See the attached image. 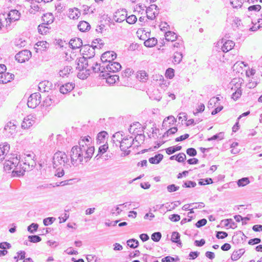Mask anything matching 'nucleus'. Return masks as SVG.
<instances>
[{"mask_svg":"<svg viewBox=\"0 0 262 262\" xmlns=\"http://www.w3.org/2000/svg\"><path fill=\"white\" fill-rule=\"evenodd\" d=\"M94 150V147H91L86 151H83L78 145L73 146L70 151L71 163L74 165L78 162L81 163L83 159L88 161L92 157Z\"/></svg>","mask_w":262,"mask_h":262,"instance_id":"nucleus-1","label":"nucleus"},{"mask_svg":"<svg viewBox=\"0 0 262 262\" xmlns=\"http://www.w3.org/2000/svg\"><path fill=\"white\" fill-rule=\"evenodd\" d=\"M53 165L54 168L62 165L68 168L70 166V161L65 152L59 151L54 154L53 158Z\"/></svg>","mask_w":262,"mask_h":262,"instance_id":"nucleus-2","label":"nucleus"},{"mask_svg":"<svg viewBox=\"0 0 262 262\" xmlns=\"http://www.w3.org/2000/svg\"><path fill=\"white\" fill-rule=\"evenodd\" d=\"M8 160L10 163H12V169L13 172L16 173L18 176L23 174L24 171L21 170H18V169L22 168L23 165L20 161V157L19 155L17 154H11L8 156Z\"/></svg>","mask_w":262,"mask_h":262,"instance_id":"nucleus-3","label":"nucleus"},{"mask_svg":"<svg viewBox=\"0 0 262 262\" xmlns=\"http://www.w3.org/2000/svg\"><path fill=\"white\" fill-rule=\"evenodd\" d=\"M24 162H23L22 169L24 171L32 170L36 165L35 158V155L32 152H29L25 154Z\"/></svg>","mask_w":262,"mask_h":262,"instance_id":"nucleus-4","label":"nucleus"},{"mask_svg":"<svg viewBox=\"0 0 262 262\" xmlns=\"http://www.w3.org/2000/svg\"><path fill=\"white\" fill-rule=\"evenodd\" d=\"M41 95L39 93L32 94L28 98L27 105L29 107L34 108L41 102Z\"/></svg>","mask_w":262,"mask_h":262,"instance_id":"nucleus-5","label":"nucleus"},{"mask_svg":"<svg viewBox=\"0 0 262 262\" xmlns=\"http://www.w3.org/2000/svg\"><path fill=\"white\" fill-rule=\"evenodd\" d=\"M92 141V138L89 136L82 137L79 140L78 147L83 150V151H86L91 147H94L91 145Z\"/></svg>","mask_w":262,"mask_h":262,"instance_id":"nucleus-6","label":"nucleus"},{"mask_svg":"<svg viewBox=\"0 0 262 262\" xmlns=\"http://www.w3.org/2000/svg\"><path fill=\"white\" fill-rule=\"evenodd\" d=\"M31 56L32 53L29 50H24L17 53L15 56V58L18 62L23 63L28 61Z\"/></svg>","mask_w":262,"mask_h":262,"instance_id":"nucleus-7","label":"nucleus"},{"mask_svg":"<svg viewBox=\"0 0 262 262\" xmlns=\"http://www.w3.org/2000/svg\"><path fill=\"white\" fill-rule=\"evenodd\" d=\"M121 69V64L118 62L113 61L108 62V64L103 67V71L105 72L116 73L118 72Z\"/></svg>","mask_w":262,"mask_h":262,"instance_id":"nucleus-8","label":"nucleus"},{"mask_svg":"<svg viewBox=\"0 0 262 262\" xmlns=\"http://www.w3.org/2000/svg\"><path fill=\"white\" fill-rule=\"evenodd\" d=\"M92 58V56H90L88 57V59H91ZM75 62L76 64L77 65L76 69L79 71H82L84 69H86V68L89 66L88 58L84 56L81 57L76 59Z\"/></svg>","mask_w":262,"mask_h":262,"instance_id":"nucleus-9","label":"nucleus"},{"mask_svg":"<svg viewBox=\"0 0 262 262\" xmlns=\"http://www.w3.org/2000/svg\"><path fill=\"white\" fill-rule=\"evenodd\" d=\"M111 73L105 72L102 70L100 76L105 79L107 83L112 84L118 80L119 77L117 75H111Z\"/></svg>","mask_w":262,"mask_h":262,"instance_id":"nucleus-10","label":"nucleus"},{"mask_svg":"<svg viewBox=\"0 0 262 262\" xmlns=\"http://www.w3.org/2000/svg\"><path fill=\"white\" fill-rule=\"evenodd\" d=\"M135 140L132 139V137L123 138L120 142V149L122 151H126V149L129 148L134 143Z\"/></svg>","mask_w":262,"mask_h":262,"instance_id":"nucleus-11","label":"nucleus"},{"mask_svg":"<svg viewBox=\"0 0 262 262\" xmlns=\"http://www.w3.org/2000/svg\"><path fill=\"white\" fill-rule=\"evenodd\" d=\"M217 44L222 45V50L223 52L226 53L230 51L235 46V43L232 40H226L224 41V39H222L221 41H219Z\"/></svg>","mask_w":262,"mask_h":262,"instance_id":"nucleus-12","label":"nucleus"},{"mask_svg":"<svg viewBox=\"0 0 262 262\" xmlns=\"http://www.w3.org/2000/svg\"><path fill=\"white\" fill-rule=\"evenodd\" d=\"M117 54L114 51H107L102 54L101 60L103 63L110 62L116 59Z\"/></svg>","mask_w":262,"mask_h":262,"instance_id":"nucleus-13","label":"nucleus"},{"mask_svg":"<svg viewBox=\"0 0 262 262\" xmlns=\"http://www.w3.org/2000/svg\"><path fill=\"white\" fill-rule=\"evenodd\" d=\"M16 125L14 122L9 121L5 126L4 130L7 136L10 137L16 133Z\"/></svg>","mask_w":262,"mask_h":262,"instance_id":"nucleus-14","label":"nucleus"},{"mask_svg":"<svg viewBox=\"0 0 262 262\" xmlns=\"http://www.w3.org/2000/svg\"><path fill=\"white\" fill-rule=\"evenodd\" d=\"M127 12L124 9L118 10L114 14V19L115 21L121 23L125 20Z\"/></svg>","mask_w":262,"mask_h":262,"instance_id":"nucleus-15","label":"nucleus"},{"mask_svg":"<svg viewBox=\"0 0 262 262\" xmlns=\"http://www.w3.org/2000/svg\"><path fill=\"white\" fill-rule=\"evenodd\" d=\"M33 118V116L31 115L25 118L21 124L22 128L26 129L32 126L35 123V120Z\"/></svg>","mask_w":262,"mask_h":262,"instance_id":"nucleus-16","label":"nucleus"},{"mask_svg":"<svg viewBox=\"0 0 262 262\" xmlns=\"http://www.w3.org/2000/svg\"><path fill=\"white\" fill-rule=\"evenodd\" d=\"M52 87V83L47 80H45L40 82L38 84V88L40 92H48Z\"/></svg>","mask_w":262,"mask_h":262,"instance_id":"nucleus-17","label":"nucleus"},{"mask_svg":"<svg viewBox=\"0 0 262 262\" xmlns=\"http://www.w3.org/2000/svg\"><path fill=\"white\" fill-rule=\"evenodd\" d=\"M14 75L10 73H3L0 76V83L6 84L14 79Z\"/></svg>","mask_w":262,"mask_h":262,"instance_id":"nucleus-18","label":"nucleus"},{"mask_svg":"<svg viewBox=\"0 0 262 262\" xmlns=\"http://www.w3.org/2000/svg\"><path fill=\"white\" fill-rule=\"evenodd\" d=\"M9 150L10 145L8 144L5 143L2 146L0 145V163L5 159Z\"/></svg>","mask_w":262,"mask_h":262,"instance_id":"nucleus-19","label":"nucleus"},{"mask_svg":"<svg viewBox=\"0 0 262 262\" xmlns=\"http://www.w3.org/2000/svg\"><path fill=\"white\" fill-rule=\"evenodd\" d=\"M69 44L72 49H77L82 47V41L79 38H74L70 40Z\"/></svg>","mask_w":262,"mask_h":262,"instance_id":"nucleus-20","label":"nucleus"},{"mask_svg":"<svg viewBox=\"0 0 262 262\" xmlns=\"http://www.w3.org/2000/svg\"><path fill=\"white\" fill-rule=\"evenodd\" d=\"M75 87V84L74 83H67L60 87L59 90L61 93L67 94L72 90Z\"/></svg>","mask_w":262,"mask_h":262,"instance_id":"nucleus-21","label":"nucleus"},{"mask_svg":"<svg viewBox=\"0 0 262 262\" xmlns=\"http://www.w3.org/2000/svg\"><path fill=\"white\" fill-rule=\"evenodd\" d=\"M20 13L16 10H11L8 14V18L10 21H15L19 19Z\"/></svg>","mask_w":262,"mask_h":262,"instance_id":"nucleus-22","label":"nucleus"},{"mask_svg":"<svg viewBox=\"0 0 262 262\" xmlns=\"http://www.w3.org/2000/svg\"><path fill=\"white\" fill-rule=\"evenodd\" d=\"M54 19V16L51 13L44 14L42 16V19L43 21V23L48 25L53 23Z\"/></svg>","mask_w":262,"mask_h":262,"instance_id":"nucleus-23","label":"nucleus"},{"mask_svg":"<svg viewBox=\"0 0 262 262\" xmlns=\"http://www.w3.org/2000/svg\"><path fill=\"white\" fill-rule=\"evenodd\" d=\"M183 51H175L173 56V62L176 64H179L181 62L183 58Z\"/></svg>","mask_w":262,"mask_h":262,"instance_id":"nucleus-24","label":"nucleus"},{"mask_svg":"<svg viewBox=\"0 0 262 262\" xmlns=\"http://www.w3.org/2000/svg\"><path fill=\"white\" fill-rule=\"evenodd\" d=\"M78 28L81 32H86L91 28L90 25L85 21H81L78 25Z\"/></svg>","mask_w":262,"mask_h":262,"instance_id":"nucleus-25","label":"nucleus"},{"mask_svg":"<svg viewBox=\"0 0 262 262\" xmlns=\"http://www.w3.org/2000/svg\"><path fill=\"white\" fill-rule=\"evenodd\" d=\"M80 10L76 8L70 9L69 17L71 19H77L80 15Z\"/></svg>","mask_w":262,"mask_h":262,"instance_id":"nucleus-26","label":"nucleus"},{"mask_svg":"<svg viewBox=\"0 0 262 262\" xmlns=\"http://www.w3.org/2000/svg\"><path fill=\"white\" fill-rule=\"evenodd\" d=\"M245 253L244 249H240L237 251H234L231 256V258L232 260L235 261L238 260Z\"/></svg>","mask_w":262,"mask_h":262,"instance_id":"nucleus-27","label":"nucleus"},{"mask_svg":"<svg viewBox=\"0 0 262 262\" xmlns=\"http://www.w3.org/2000/svg\"><path fill=\"white\" fill-rule=\"evenodd\" d=\"M102 46H103V43L102 42L101 39H96L94 40H93L92 41V46H91V47H92L91 51H92V54L91 55L92 56H93L94 55V50L95 48H101Z\"/></svg>","mask_w":262,"mask_h":262,"instance_id":"nucleus-28","label":"nucleus"},{"mask_svg":"<svg viewBox=\"0 0 262 262\" xmlns=\"http://www.w3.org/2000/svg\"><path fill=\"white\" fill-rule=\"evenodd\" d=\"M48 25L41 24L38 26V32L39 34L44 35L47 34L49 32L50 28L48 27Z\"/></svg>","mask_w":262,"mask_h":262,"instance_id":"nucleus-29","label":"nucleus"},{"mask_svg":"<svg viewBox=\"0 0 262 262\" xmlns=\"http://www.w3.org/2000/svg\"><path fill=\"white\" fill-rule=\"evenodd\" d=\"M163 158V155L158 154L156 155L154 157H151L149 159V162L151 164H157L159 163Z\"/></svg>","mask_w":262,"mask_h":262,"instance_id":"nucleus-30","label":"nucleus"},{"mask_svg":"<svg viewBox=\"0 0 262 262\" xmlns=\"http://www.w3.org/2000/svg\"><path fill=\"white\" fill-rule=\"evenodd\" d=\"M146 13L147 18L151 20L154 19L159 14V12L149 9V6L147 8Z\"/></svg>","mask_w":262,"mask_h":262,"instance_id":"nucleus-31","label":"nucleus"},{"mask_svg":"<svg viewBox=\"0 0 262 262\" xmlns=\"http://www.w3.org/2000/svg\"><path fill=\"white\" fill-rule=\"evenodd\" d=\"M180 235L178 232H173L171 240L172 242L177 243L179 247H182V243L180 239Z\"/></svg>","mask_w":262,"mask_h":262,"instance_id":"nucleus-32","label":"nucleus"},{"mask_svg":"<svg viewBox=\"0 0 262 262\" xmlns=\"http://www.w3.org/2000/svg\"><path fill=\"white\" fill-rule=\"evenodd\" d=\"M73 68L71 66H66L63 69L60 70L59 74L60 76L64 77V76H68V75L72 72Z\"/></svg>","mask_w":262,"mask_h":262,"instance_id":"nucleus-33","label":"nucleus"},{"mask_svg":"<svg viewBox=\"0 0 262 262\" xmlns=\"http://www.w3.org/2000/svg\"><path fill=\"white\" fill-rule=\"evenodd\" d=\"M108 147L107 144H103V145L100 146L98 149V153L95 157V158L99 159L100 158H101L102 155L106 151Z\"/></svg>","mask_w":262,"mask_h":262,"instance_id":"nucleus-34","label":"nucleus"},{"mask_svg":"<svg viewBox=\"0 0 262 262\" xmlns=\"http://www.w3.org/2000/svg\"><path fill=\"white\" fill-rule=\"evenodd\" d=\"M165 36L167 40L170 41L171 42L175 41L177 38V34L171 31L166 32Z\"/></svg>","mask_w":262,"mask_h":262,"instance_id":"nucleus-35","label":"nucleus"},{"mask_svg":"<svg viewBox=\"0 0 262 262\" xmlns=\"http://www.w3.org/2000/svg\"><path fill=\"white\" fill-rule=\"evenodd\" d=\"M157 43V39L155 37L149 38L146 40L144 44L147 47H152Z\"/></svg>","mask_w":262,"mask_h":262,"instance_id":"nucleus-36","label":"nucleus"},{"mask_svg":"<svg viewBox=\"0 0 262 262\" xmlns=\"http://www.w3.org/2000/svg\"><path fill=\"white\" fill-rule=\"evenodd\" d=\"M42 11V8H40L38 5H37L34 3H31V9L29 10V12L31 14H35L37 12H40Z\"/></svg>","mask_w":262,"mask_h":262,"instance_id":"nucleus-37","label":"nucleus"},{"mask_svg":"<svg viewBox=\"0 0 262 262\" xmlns=\"http://www.w3.org/2000/svg\"><path fill=\"white\" fill-rule=\"evenodd\" d=\"M107 135L108 134L105 131L100 132L97 136V142L99 143L103 142Z\"/></svg>","mask_w":262,"mask_h":262,"instance_id":"nucleus-38","label":"nucleus"},{"mask_svg":"<svg viewBox=\"0 0 262 262\" xmlns=\"http://www.w3.org/2000/svg\"><path fill=\"white\" fill-rule=\"evenodd\" d=\"M168 121H169V124L170 125H172L174 124V123L176 121V118L172 116H170L166 118H165L162 123V127H164L167 125V122Z\"/></svg>","mask_w":262,"mask_h":262,"instance_id":"nucleus-39","label":"nucleus"},{"mask_svg":"<svg viewBox=\"0 0 262 262\" xmlns=\"http://www.w3.org/2000/svg\"><path fill=\"white\" fill-rule=\"evenodd\" d=\"M172 46L175 49H177L176 51H183L184 49V46L182 40H179L172 43Z\"/></svg>","mask_w":262,"mask_h":262,"instance_id":"nucleus-40","label":"nucleus"},{"mask_svg":"<svg viewBox=\"0 0 262 262\" xmlns=\"http://www.w3.org/2000/svg\"><path fill=\"white\" fill-rule=\"evenodd\" d=\"M127 244L129 247L135 249L139 246V242L135 238H132L127 241Z\"/></svg>","mask_w":262,"mask_h":262,"instance_id":"nucleus-41","label":"nucleus"},{"mask_svg":"<svg viewBox=\"0 0 262 262\" xmlns=\"http://www.w3.org/2000/svg\"><path fill=\"white\" fill-rule=\"evenodd\" d=\"M224 138V133L223 132H220L219 134L213 135L212 137L208 138L207 140L209 141L212 140H221Z\"/></svg>","mask_w":262,"mask_h":262,"instance_id":"nucleus-42","label":"nucleus"},{"mask_svg":"<svg viewBox=\"0 0 262 262\" xmlns=\"http://www.w3.org/2000/svg\"><path fill=\"white\" fill-rule=\"evenodd\" d=\"M138 78L141 81H145L147 79L148 75L145 71H140L138 72Z\"/></svg>","mask_w":262,"mask_h":262,"instance_id":"nucleus-43","label":"nucleus"},{"mask_svg":"<svg viewBox=\"0 0 262 262\" xmlns=\"http://www.w3.org/2000/svg\"><path fill=\"white\" fill-rule=\"evenodd\" d=\"M250 183V181L248 178H243L238 180L237 184L238 187H243Z\"/></svg>","mask_w":262,"mask_h":262,"instance_id":"nucleus-44","label":"nucleus"},{"mask_svg":"<svg viewBox=\"0 0 262 262\" xmlns=\"http://www.w3.org/2000/svg\"><path fill=\"white\" fill-rule=\"evenodd\" d=\"M104 66H101L100 64L98 63L97 62L94 63L92 66V69L95 73H98L99 71H102Z\"/></svg>","mask_w":262,"mask_h":262,"instance_id":"nucleus-45","label":"nucleus"},{"mask_svg":"<svg viewBox=\"0 0 262 262\" xmlns=\"http://www.w3.org/2000/svg\"><path fill=\"white\" fill-rule=\"evenodd\" d=\"M230 2L232 7L236 8L242 6L244 0H230Z\"/></svg>","mask_w":262,"mask_h":262,"instance_id":"nucleus-46","label":"nucleus"},{"mask_svg":"<svg viewBox=\"0 0 262 262\" xmlns=\"http://www.w3.org/2000/svg\"><path fill=\"white\" fill-rule=\"evenodd\" d=\"M29 241L31 243H36L40 242L41 238L38 235H29L28 236Z\"/></svg>","mask_w":262,"mask_h":262,"instance_id":"nucleus-47","label":"nucleus"},{"mask_svg":"<svg viewBox=\"0 0 262 262\" xmlns=\"http://www.w3.org/2000/svg\"><path fill=\"white\" fill-rule=\"evenodd\" d=\"M161 233L160 232H156L151 234V238L153 241L158 242L161 239Z\"/></svg>","mask_w":262,"mask_h":262,"instance_id":"nucleus-48","label":"nucleus"},{"mask_svg":"<svg viewBox=\"0 0 262 262\" xmlns=\"http://www.w3.org/2000/svg\"><path fill=\"white\" fill-rule=\"evenodd\" d=\"M178 131V128L176 127H173L167 130L163 135L162 137L165 138L168 137L170 135H173Z\"/></svg>","mask_w":262,"mask_h":262,"instance_id":"nucleus-49","label":"nucleus"},{"mask_svg":"<svg viewBox=\"0 0 262 262\" xmlns=\"http://www.w3.org/2000/svg\"><path fill=\"white\" fill-rule=\"evenodd\" d=\"M90 72L91 70L89 69L86 70L85 71V73L81 72V71H80V72L78 73L77 76L81 79H85L88 77V75H90Z\"/></svg>","mask_w":262,"mask_h":262,"instance_id":"nucleus-50","label":"nucleus"},{"mask_svg":"<svg viewBox=\"0 0 262 262\" xmlns=\"http://www.w3.org/2000/svg\"><path fill=\"white\" fill-rule=\"evenodd\" d=\"M212 183H213V180L211 178L202 179L199 182L200 185H205Z\"/></svg>","mask_w":262,"mask_h":262,"instance_id":"nucleus-51","label":"nucleus"},{"mask_svg":"<svg viewBox=\"0 0 262 262\" xmlns=\"http://www.w3.org/2000/svg\"><path fill=\"white\" fill-rule=\"evenodd\" d=\"M196 185V184L195 182L187 181L184 182L183 184L182 185V187L185 188H193L195 187Z\"/></svg>","mask_w":262,"mask_h":262,"instance_id":"nucleus-52","label":"nucleus"},{"mask_svg":"<svg viewBox=\"0 0 262 262\" xmlns=\"http://www.w3.org/2000/svg\"><path fill=\"white\" fill-rule=\"evenodd\" d=\"M38 228V225L37 223H32L28 227V231L31 233H33Z\"/></svg>","mask_w":262,"mask_h":262,"instance_id":"nucleus-53","label":"nucleus"},{"mask_svg":"<svg viewBox=\"0 0 262 262\" xmlns=\"http://www.w3.org/2000/svg\"><path fill=\"white\" fill-rule=\"evenodd\" d=\"M125 20H126V22L127 23L129 24H134L137 21V18L136 15H131L128 17L126 16V18L125 19Z\"/></svg>","mask_w":262,"mask_h":262,"instance_id":"nucleus-54","label":"nucleus"},{"mask_svg":"<svg viewBox=\"0 0 262 262\" xmlns=\"http://www.w3.org/2000/svg\"><path fill=\"white\" fill-rule=\"evenodd\" d=\"M186 157L185 154L183 152H181L176 155V158H175V160L179 162H182L186 160Z\"/></svg>","mask_w":262,"mask_h":262,"instance_id":"nucleus-55","label":"nucleus"},{"mask_svg":"<svg viewBox=\"0 0 262 262\" xmlns=\"http://www.w3.org/2000/svg\"><path fill=\"white\" fill-rule=\"evenodd\" d=\"M242 95V90L241 88H238L237 90L234 92L232 95V98L234 100H236L238 99Z\"/></svg>","mask_w":262,"mask_h":262,"instance_id":"nucleus-56","label":"nucleus"},{"mask_svg":"<svg viewBox=\"0 0 262 262\" xmlns=\"http://www.w3.org/2000/svg\"><path fill=\"white\" fill-rule=\"evenodd\" d=\"M53 100L51 98V96H48L46 98L43 100V105L46 107L49 106L51 105L53 103Z\"/></svg>","mask_w":262,"mask_h":262,"instance_id":"nucleus-57","label":"nucleus"},{"mask_svg":"<svg viewBox=\"0 0 262 262\" xmlns=\"http://www.w3.org/2000/svg\"><path fill=\"white\" fill-rule=\"evenodd\" d=\"M179 186H176L175 184H170L167 186V190L169 192L176 191L179 189Z\"/></svg>","mask_w":262,"mask_h":262,"instance_id":"nucleus-58","label":"nucleus"},{"mask_svg":"<svg viewBox=\"0 0 262 262\" xmlns=\"http://www.w3.org/2000/svg\"><path fill=\"white\" fill-rule=\"evenodd\" d=\"M12 163H10V161H9L8 159L6 160L4 164V170L9 172V171L12 170Z\"/></svg>","mask_w":262,"mask_h":262,"instance_id":"nucleus-59","label":"nucleus"},{"mask_svg":"<svg viewBox=\"0 0 262 262\" xmlns=\"http://www.w3.org/2000/svg\"><path fill=\"white\" fill-rule=\"evenodd\" d=\"M55 220V218L53 217H49L45 219L43 221V223L45 226H47L52 224Z\"/></svg>","mask_w":262,"mask_h":262,"instance_id":"nucleus-60","label":"nucleus"},{"mask_svg":"<svg viewBox=\"0 0 262 262\" xmlns=\"http://www.w3.org/2000/svg\"><path fill=\"white\" fill-rule=\"evenodd\" d=\"M174 70L171 68H168L166 71L165 73V76L166 77L172 79L174 76Z\"/></svg>","mask_w":262,"mask_h":262,"instance_id":"nucleus-61","label":"nucleus"},{"mask_svg":"<svg viewBox=\"0 0 262 262\" xmlns=\"http://www.w3.org/2000/svg\"><path fill=\"white\" fill-rule=\"evenodd\" d=\"M226 222H227L225 224L226 226H229L231 228H235L236 227V224L234 222V221L232 219H227L225 220Z\"/></svg>","mask_w":262,"mask_h":262,"instance_id":"nucleus-62","label":"nucleus"},{"mask_svg":"<svg viewBox=\"0 0 262 262\" xmlns=\"http://www.w3.org/2000/svg\"><path fill=\"white\" fill-rule=\"evenodd\" d=\"M228 236V233L225 231H217L216 237L218 239H224Z\"/></svg>","mask_w":262,"mask_h":262,"instance_id":"nucleus-63","label":"nucleus"},{"mask_svg":"<svg viewBox=\"0 0 262 262\" xmlns=\"http://www.w3.org/2000/svg\"><path fill=\"white\" fill-rule=\"evenodd\" d=\"M186 153L190 156L194 157L196 155L197 152L194 148H189L186 150Z\"/></svg>","mask_w":262,"mask_h":262,"instance_id":"nucleus-64","label":"nucleus"}]
</instances>
